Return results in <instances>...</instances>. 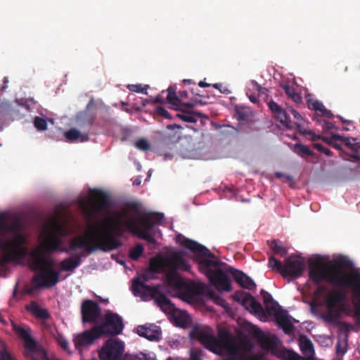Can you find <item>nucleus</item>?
<instances>
[{
    "instance_id": "a878e982",
    "label": "nucleus",
    "mask_w": 360,
    "mask_h": 360,
    "mask_svg": "<svg viewBox=\"0 0 360 360\" xmlns=\"http://www.w3.org/2000/svg\"><path fill=\"white\" fill-rule=\"evenodd\" d=\"M205 285L201 283H191L184 287V295L188 298H195L196 296L203 293Z\"/></svg>"
},
{
    "instance_id": "864d4df0",
    "label": "nucleus",
    "mask_w": 360,
    "mask_h": 360,
    "mask_svg": "<svg viewBox=\"0 0 360 360\" xmlns=\"http://www.w3.org/2000/svg\"><path fill=\"white\" fill-rule=\"evenodd\" d=\"M152 103H154V104L155 103L163 104V103H165L166 101H165V98L162 96L158 95V96H155L154 98V99L153 100Z\"/></svg>"
},
{
    "instance_id": "b1692460",
    "label": "nucleus",
    "mask_w": 360,
    "mask_h": 360,
    "mask_svg": "<svg viewBox=\"0 0 360 360\" xmlns=\"http://www.w3.org/2000/svg\"><path fill=\"white\" fill-rule=\"evenodd\" d=\"M240 303L247 310L250 312L255 314H261L263 312V307L262 304L249 293H244Z\"/></svg>"
},
{
    "instance_id": "338daca9",
    "label": "nucleus",
    "mask_w": 360,
    "mask_h": 360,
    "mask_svg": "<svg viewBox=\"0 0 360 360\" xmlns=\"http://www.w3.org/2000/svg\"><path fill=\"white\" fill-rule=\"evenodd\" d=\"M257 89L259 93H265L266 89L265 88H262L261 86L257 84Z\"/></svg>"
},
{
    "instance_id": "5701e85b",
    "label": "nucleus",
    "mask_w": 360,
    "mask_h": 360,
    "mask_svg": "<svg viewBox=\"0 0 360 360\" xmlns=\"http://www.w3.org/2000/svg\"><path fill=\"white\" fill-rule=\"evenodd\" d=\"M82 250L83 252L81 254L75 255L61 261L59 264L60 269L64 271H72L77 269L82 262V257L88 255L84 250Z\"/></svg>"
},
{
    "instance_id": "7ed1b4c3",
    "label": "nucleus",
    "mask_w": 360,
    "mask_h": 360,
    "mask_svg": "<svg viewBox=\"0 0 360 360\" xmlns=\"http://www.w3.org/2000/svg\"><path fill=\"white\" fill-rule=\"evenodd\" d=\"M176 241L194 253L205 257L199 260V269L216 289L225 292L231 290V281L228 275L230 266L216 259L209 249L195 240L179 234L176 236Z\"/></svg>"
},
{
    "instance_id": "f8f14e48",
    "label": "nucleus",
    "mask_w": 360,
    "mask_h": 360,
    "mask_svg": "<svg viewBox=\"0 0 360 360\" xmlns=\"http://www.w3.org/2000/svg\"><path fill=\"white\" fill-rule=\"evenodd\" d=\"M182 251H174L169 255L164 257H152L149 261L148 269L153 274H158L163 271L165 268L174 266L176 262H181L179 254Z\"/></svg>"
},
{
    "instance_id": "49530a36",
    "label": "nucleus",
    "mask_w": 360,
    "mask_h": 360,
    "mask_svg": "<svg viewBox=\"0 0 360 360\" xmlns=\"http://www.w3.org/2000/svg\"><path fill=\"white\" fill-rule=\"evenodd\" d=\"M147 87L148 86H146L145 87L142 86L141 84H129L127 86V88L129 91L136 93H143L145 94H147Z\"/></svg>"
},
{
    "instance_id": "de8ad7c7",
    "label": "nucleus",
    "mask_w": 360,
    "mask_h": 360,
    "mask_svg": "<svg viewBox=\"0 0 360 360\" xmlns=\"http://www.w3.org/2000/svg\"><path fill=\"white\" fill-rule=\"evenodd\" d=\"M155 112L158 115L161 116L165 119L171 120L172 118L170 113L162 107H157L155 108Z\"/></svg>"
},
{
    "instance_id": "4c0bfd02",
    "label": "nucleus",
    "mask_w": 360,
    "mask_h": 360,
    "mask_svg": "<svg viewBox=\"0 0 360 360\" xmlns=\"http://www.w3.org/2000/svg\"><path fill=\"white\" fill-rule=\"evenodd\" d=\"M268 245L270 249L274 252V254L279 255L281 256H285L287 254V250L284 246L279 244L276 240H268Z\"/></svg>"
},
{
    "instance_id": "a19ab883",
    "label": "nucleus",
    "mask_w": 360,
    "mask_h": 360,
    "mask_svg": "<svg viewBox=\"0 0 360 360\" xmlns=\"http://www.w3.org/2000/svg\"><path fill=\"white\" fill-rule=\"evenodd\" d=\"M122 360H155L153 357L149 355L140 352L138 354H127L122 357Z\"/></svg>"
},
{
    "instance_id": "6ab92c4d",
    "label": "nucleus",
    "mask_w": 360,
    "mask_h": 360,
    "mask_svg": "<svg viewBox=\"0 0 360 360\" xmlns=\"http://www.w3.org/2000/svg\"><path fill=\"white\" fill-rule=\"evenodd\" d=\"M152 274L153 273L148 269L133 280L131 288L135 296L141 297L142 298L148 297V291L141 285H148L146 283L153 278Z\"/></svg>"
},
{
    "instance_id": "7c9ffc66",
    "label": "nucleus",
    "mask_w": 360,
    "mask_h": 360,
    "mask_svg": "<svg viewBox=\"0 0 360 360\" xmlns=\"http://www.w3.org/2000/svg\"><path fill=\"white\" fill-rule=\"evenodd\" d=\"M275 316L278 323L282 327L283 331L286 334H290L292 331L293 325L288 319L287 315L278 311L277 313H275Z\"/></svg>"
},
{
    "instance_id": "8fccbe9b",
    "label": "nucleus",
    "mask_w": 360,
    "mask_h": 360,
    "mask_svg": "<svg viewBox=\"0 0 360 360\" xmlns=\"http://www.w3.org/2000/svg\"><path fill=\"white\" fill-rule=\"evenodd\" d=\"M289 112H290V113L293 115V117L295 120L294 124L299 127L300 125V122L302 120V117L301 115L293 108L289 109Z\"/></svg>"
},
{
    "instance_id": "9b49d317",
    "label": "nucleus",
    "mask_w": 360,
    "mask_h": 360,
    "mask_svg": "<svg viewBox=\"0 0 360 360\" xmlns=\"http://www.w3.org/2000/svg\"><path fill=\"white\" fill-rule=\"evenodd\" d=\"M124 350V343L119 340H108L99 352L101 360H121Z\"/></svg>"
},
{
    "instance_id": "4468645a",
    "label": "nucleus",
    "mask_w": 360,
    "mask_h": 360,
    "mask_svg": "<svg viewBox=\"0 0 360 360\" xmlns=\"http://www.w3.org/2000/svg\"><path fill=\"white\" fill-rule=\"evenodd\" d=\"M81 314L83 323L97 324L101 315V308L92 300H84L81 305Z\"/></svg>"
},
{
    "instance_id": "4d7b16f0",
    "label": "nucleus",
    "mask_w": 360,
    "mask_h": 360,
    "mask_svg": "<svg viewBox=\"0 0 360 360\" xmlns=\"http://www.w3.org/2000/svg\"><path fill=\"white\" fill-rule=\"evenodd\" d=\"M9 353L6 350H0V360H6L8 357Z\"/></svg>"
},
{
    "instance_id": "f704fd0d",
    "label": "nucleus",
    "mask_w": 360,
    "mask_h": 360,
    "mask_svg": "<svg viewBox=\"0 0 360 360\" xmlns=\"http://www.w3.org/2000/svg\"><path fill=\"white\" fill-rule=\"evenodd\" d=\"M165 91H162V94H164ZM167 100L168 103L174 107L175 109L179 108V98L176 94V89L173 86H169L167 90Z\"/></svg>"
},
{
    "instance_id": "c03bdc74",
    "label": "nucleus",
    "mask_w": 360,
    "mask_h": 360,
    "mask_svg": "<svg viewBox=\"0 0 360 360\" xmlns=\"http://www.w3.org/2000/svg\"><path fill=\"white\" fill-rule=\"evenodd\" d=\"M134 146H136V148L143 151H147L150 148V145L149 142L145 139H138L135 142Z\"/></svg>"
},
{
    "instance_id": "aec40b11",
    "label": "nucleus",
    "mask_w": 360,
    "mask_h": 360,
    "mask_svg": "<svg viewBox=\"0 0 360 360\" xmlns=\"http://www.w3.org/2000/svg\"><path fill=\"white\" fill-rule=\"evenodd\" d=\"M268 105L277 120L287 129H292V122L286 110H283L274 101H269Z\"/></svg>"
},
{
    "instance_id": "c756f323",
    "label": "nucleus",
    "mask_w": 360,
    "mask_h": 360,
    "mask_svg": "<svg viewBox=\"0 0 360 360\" xmlns=\"http://www.w3.org/2000/svg\"><path fill=\"white\" fill-rule=\"evenodd\" d=\"M255 336L258 338V340L263 348L271 349L276 347V339L266 337L259 328L255 331Z\"/></svg>"
},
{
    "instance_id": "603ef678",
    "label": "nucleus",
    "mask_w": 360,
    "mask_h": 360,
    "mask_svg": "<svg viewBox=\"0 0 360 360\" xmlns=\"http://www.w3.org/2000/svg\"><path fill=\"white\" fill-rule=\"evenodd\" d=\"M319 113L320 115L326 117L328 118H333L334 116L332 112L326 109L323 105L321 108L320 111L319 112Z\"/></svg>"
},
{
    "instance_id": "680f3d73",
    "label": "nucleus",
    "mask_w": 360,
    "mask_h": 360,
    "mask_svg": "<svg viewBox=\"0 0 360 360\" xmlns=\"http://www.w3.org/2000/svg\"><path fill=\"white\" fill-rule=\"evenodd\" d=\"M249 98L252 103H257L258 102V98L255 96L250 95L249 96Z\"/></svg>"
},
{
    "instance_id": "0e129e2a",
    "label": "nucleus",
    "mask_w": 360,
    "mask_h": 360,
    "mask_svg": "<svg viewBox=\"0 0 360 360\" xmlns=\"http://www.w3.org/2000/svg\"><path fill=\"white\" fill-rule=\"evenodd\" d=\"M349 156L353 159H354L356 161H360V155L356 154H352L349 155Z\"/></svg>"
},
{
    "instance_id": "f03ea898",
    "label": "nucleus",
    "mask_w": 360,
    "mask_h": 360,
    "mask_svg": "<svg viewBox=\"0 0 360 360\" xmlns=\"http://www.w3.org/2000/svg\"><path fill=\"white\" fill-rule=\"evenodd\" d=\"M352 265V262L343 256L329 264L315 262L309 265V277L316 285L325 281L333 286L351 288L360 304V272L347 274L344 269Z\"/></svg>"
},
{
    "instance_id": "774afa93",
    "label": "nucleus",
    "mask_w": 360,
    "mask_h": 360,
    "mask_svg": "<svg viewBox=\"0 0 360 360\" xmlns=\"http://www.w3.org/2000/svg\"><path fill=\"white\" fill-rule=\"evenodd\" d=\"M179 95L181 97H187V92L186 91H180Z\"/></svg>"
},
{
    "instance_id": "e2e57ef3",
    "label": "nucleus",
    "mask_w": 360,
    "mask_h": 360,
    "mask_svg": "<svg viewBox=\"0 0 360 360\" xmlns=\"http://www.w3.org/2000/svg\"><path fill=\"white\" fill-rule=\"evenodd\" d=\"M190 360H201L200 356L197 354L192 353L191 355Z\"/></svg>"
},
{
    "instance_id": "2f4dec72",
    "label": "nucleus",
    "mask_w": 360,
    "mask_h": 360,
    "mask_svg": "<svg viewBox=\"0 0 360 360\" xmlns=\"http://www.w3.org/2000/svg\"><path fill=\"white\" fill-rule=\"evenodd\" d=\"M300 346L302 353L309 359L313 358L314 350L311 341L307 336H302L300 341Z\"/></svg>"
},
{
    "instance_id": "3c124183",
    "label": "nucleus",
    "mask_w": 360,
    "mask_h": 360,
    "mask_svg": "<svg viewBox=\"0 0 360 360\" xmlns=\"http://www.w3.org/2000/svg\"><path fill=\"white\" fill-rule=\"evenodd\" d=\"M211 297L213 298L214 302L217 304L220 305V306L224 307L226 306V302L221 296L216 295L214 293H212L211 294Z\"/></svg>"
},
{
    "instance_id": "69168bd1",
    "label": "nucleus",
    "mask_w": 360,
    "mask_h": 360,
    "mask_svg": "<svg viewBox=\"0 0 360 360\" xmlns=\"http://www.w3.org/2000/svg\"><path fill=\"white\" fill-rule=\"evenodd\" d=\"M199 86L200 87H207V86H210V84H207L203 81H200L198 84Z\"/></svg>"
},
{
    "instance_id": "423d86ee",
    "label": "nucleus",
    "mask_w": 360,
    "mask_h": 360,
    "mask_svg": "<svg viewBox=\"0 0 360 360\" xmlns=\"http://www.w3.org/2000/svg\"><path fill=\"white\" fill-rule=\"evenodd\" d=\"M268 266L278 272L283 278H297L304 271V261L302 257L292 255L285 259L284 264H282L280 260L271 256Z\"/></svg>"
},
{
    "instance_id": "1a4fd4ad",
    "label": "nucleus",
    "mask_w": 360,
    "mask_h": 360,
    "mask_svg": "<svg viewBox=\"0 0 360 360\" xmlns=\"http://www.w3.org/2000/svg\"><path fill=\"white\" fill-rule=\"evenodd\" d=\"M100 327L101 335H117L122 332L124 325L122 318L117 314L108 311L104 316V321L100 325H96Z\"/></svg>"
},
{
    "instance_id": "4be33fe9",
    "label": "nucleus",
    "mask_w": 360,
    "mask_h": 360,
    "mask_svg": "<svg viewBox=\"0 0 360 360\" xmlns=\"http://www.w3.org/2000/svg\"><path fill=\"white\" fill-rule=\"evenodd\" d=\"M137 334L150 341L158 340L160 338L161 332L160 329L153 325L138 326L136 328Z\"/></svg>"
},
{
    "instance_id": "39448f33",
    "label": "nucleus",
    "mask_w": 360,
    "mask_h": 360,
    "mask_svg": "<svg viewBox=\"0 0 360 360\" xmlns=\"http://www.w3.org/2000/svg\"><path fill=\"white\" fill-rule=\"evenodd\" d=\"M0 240L4 246L25 247L27 238L20 219L15 217L11 223H7L6 214H0Z\"/></svg>"
},
{
    "instance_id": "9d476101",
    "label": "nucleus",
    "mask_w": 360,
    "mask_h": 360,
    "mask_svg": "<svg viewBox=\"0 0 360 360\" xmlns=\"http://www.w3.org/2000/svg\"><path fill=\"white\" fill-rule=\"evenodd\" d=\"M179 256L180 257L181 262H176L174 266H169V269L165 274L167 285L171 287H183V281L177 274V271H188L191 268L188 262L184 259V253L181 252Z\"/></svg>"
},
{
    "instance_id": "412c9836",
    "label": "nucleus",
    "mask_w": 360,
    "mask_h": 360,
    "mask_svg": "<svg viewBox=\"0 0 360 360\" xmlns=\"http://www.w3.org/2000/svg\"><path fill=\"white\" fill-rule=\"evenodd\" d=\"M228 271L236 282L243 288L251 290L256 288V284L254 281L242 271L238 270L233 267H229Z\"/></svg>"
},
{
    "instance_id": "37998d69",
    "label": "nucleus",
    "mask_w": 360,
    "mask_h": 360,
    "mask_svg": "<svg viewBox=\"0 0 360 360\" xmlns=\"http://www.w3.org/2000/svg\"><path fill=\"white\" fill-rule=\"evenodd\" d=\"M34 125L39 131H44L47 129L46 120L38 116L34 120Z\"/></svg>"
},
{
    "instance_id": "ea45409f",
    "label": "nucleus",
    "mask_w": 360,
    "mask_h": 360,
    "mask_svg": "<svg viewBox=\"0 0 360 360\" xmlns=\"http://www.w3.org/2000/svg\"><path fill=\"white\" fill-rule=\"evenodd\" d=\"M341 141H342L348 148L354 152H358L360 150V143L357 142V139L355 138L343 136V139H341Z\"/></svg>"
},
{
    "instance_id": "58836bf2",
    "label": "nucleus",
    "mask_w": 360,
    "mask_h": 360,
    "mask_svg": "<svg viewBox=\"0 0 360 360\" xmlns=\"http://www.w3.org/2000/svg\"><path fill=\"white\" fill-rule=\"evenodd\" d=\"M292 150L297 155L303 157L305 155L312 156L314 155V153L307 146L302 144V143H295L293 146Z\"/></svg>"
},
{
    "instance_id": "cd10ccee",
    "label": "nucleus",
    "mask_w": 360,
    "mask_h": 360,
    "mask_svg": "<svg viewBox=\"0 0 360 360\" xmlns=\"http://www.w3.org/2000/svg\"><path fill=\"white\" fill-rule=\"evenodd\" d=\"M261 295H262L264 304L267 311L271 313H277L278 311L281 310V307L273 299L271 294L264 290H261Z\"/></svg>"
},
{
    "instance_id": "c9c22d12",
    "label": "nucleus",
    "mask_w": 360,
    "mask_h": 360,
    "mask_svg": "<svg viewBox=\"0 0 360 360\" xmlns=\"http://www.w3.org/2000/svg\"><path fill=\"white\" fill-rule=\"evenodd\" d=\"M318 139H321L328 145L333 146L335 148H337L338 150H341L340 145L335 143L336 141H341V139H343V136L339 134H333L331 136L330 138H326V137H322L320 136H315L312 138L313 141H316Z\"/></svg>"
},
{
    "instance_id": "bf43d9fd",
    "label": "nucleus",
    "mask_w": 360,
    "mask_h": 360,
    "mask_svg": "<svg viewBox=\"0 0 360 360\" xmlns=\"http://www.w3.org/2000/svg\"><path fill=\"white\" fill-rule=\"evenodd\" d=\"M167 128L169 129H182V127L179 124H168Z\"/></svg>"
},
{
    "instance_id": "2eb2a0df",
    "label": "nucleus",
    "mask_w": 360,
    "mask_h": 360,
    "mask_svg": "<svg viewBox=\"0 0 360 360\" xmlns=\"http://www.w3.org/2000/svg\"><path fill=\"white\" fill-rule=\"evenodd\" d=\"M4 242L0 240V250L5 254L0 257V266H5L7 264L19 260L28 254L26 247H18L15 245L4 246Z\"/></svg>"
},
{
    "instance_id": "473e14b6",
    "label": "nucleus",
    "mask_w": 360,
    "mask_h": 360,
    "mask_svg": "<svg viewBox=\"0 0 360 360\" xmlns=\"http://www.w3.org/2000/svg\"><path fill=\"white\" fill-rule=\"evenodd\" d=\"M346 293L341 290H335L330 294L327 299V304L330 308H333L338 302L345 301L346 300Z\"/></svg>"
},
{
    "instance_id": "09e8293b",
    "label": "nucleus",
    "mask_w": 360,
    "mask_h": 360,
    "mask_svg": "<svg viewBox=\"0 0 360 360\" xmlns=\"http://www.w3.org/2000/svg\"><path fill=\"white\" fill-rule=\"evenodd\" d=\"M314 147L319 151L326 154L328 156H331L333 154L332 151L330 149L326 148L325 146L320 143H314Z\"/></svg>"
},
{
    "instance_id": "393cba45",
    "label": "nucleus",
    "mask_w": 360,
    "mask_h": 360,
    "mask_svg": "<svg viewBox=\"0 0 360 360\" xmlns=\"http://www.w3.org/2000/svg\"><path fill=\"white\" fill-rule=\"evenodd\" d=\"M176 110L182 112V113H177L176 115V117L186 122L195 123L197 122L198 117H205L208 119V116L198 111H188L186 109L180 108H178Z\"/></svg>"
},
{
    "instance_id": "0eeeda50",
    "label": "nucleus",
    "mask_w": 360,
    "mask_h": 360,
    "mask_svg": "<svg viewBox=\"0 0 360 360\" xmlns=\"http://www.w3.org/2000/svg\"><path fill=\"white\" fill-rule=\"evenodd\" d=\"M89 198L91 209L84 208L85 215L89 219L94 218L96 214H98L111 206L109 196L101 189L91 188Z\"/></svg>"
},
{
    "instance_id": "e433bc0d",
    "label": "nucleus",
    "mask_w": 360,
    "mask_h": 360,
    "mask_svg": "<svg viewBox=\"0 0 360 360\" xmlns=\"http://www.w3.org/2000/svg\"><path fill=\"white\" fill-rule=\"evenodd\" d=\"M77 122L80 127L91 128L94 124V117L86 112L81 113L77 117Z\"/></svg>"
},
{
    "instance_id": "79ce46f5",
    "label": "nucleus",
    "mask_w": 360,
    "mask_h": 360,
    "mask_svg": "<svg viewBox=\"0 0 360 360\" xmlns=\"http://www.w3.org/2000/svg\"><path fill=\"white\" fill-rule=\"evenodd\" d=\"M143 247L141 244L136 245L134 248H131L129 252V256L133 260H138L143 252Z\"/></svg>"
},
{
    "instance_id": "ddd939ff",
    "label": "nucleus",
    "mask_w": 360,
    "mask_h": 360,
    "mask_svg": "<svg viewBox=\"0 0 360 360\" xmlns=\"http://www.w3.org/2000/svg\"><path fill=\"white\" fill-rule=\"evenodd\" d=\"M148 291V297H150L155 300V303L160 307V309L165 312H172L175 307L172 303L170 300L160 291L162 288L161 285H157L155 286L150 285H141Z\"/></svg>"
},
{
    "instance_id": "dca6fc26",
    "label": "nucleus",
    "mask_w": 360,
    "mask_h": 360,
    "mask_svg": "<svg viewBox=\"0 0 360 360\" xmlns=\"http://www.w3.org/2000/svg\"><path fill=\"white\" fill-rule=\"evenodd\" d=\"M102 337L100 327L93 326L82 333L76 335L73 342L76 349H80L92 345L94 341Z\"/></svg>"
},
{
    "instance_id": "6e6552de",
    "label": "nucleus",
    "mask_w": 360,
    "mask_h": 360,
    "mask_svg": "<svg viewBox=\"0 0 360 360\" xmlns=\"http://www.w3.org/2000/svg\"><path fill=\"white\" fill-rule=\"evenodd\" d=\"M33 270L39 273L31 279L32 288L27 290L28 293L40 288H51L59 282L60 273L55 269Z\"/></svg>"
},
{
    "instance_id": "c85d7f7f",
    "label": "nucleus",
    "mask_w": 360,
    "mask_h": 360,
    "mask_svg": "<svg viewBox=\"0 0 360 360\" xmlns=\"http://www.w3.org/2000/svg\"><path fill=\"white\" fill-rule=\"evenodd\" d=\"M25 309L37 318L45 320L50 317L48 310L41 308L35 301H32L30 304L26 305Z\"/></svg>"
},
{
    "instance_id": "6e6d98bb",
    "label": "nucleus",
    "mask_w": 360,
    "mask_h": 360,
    "mask_svg": "<svg viewBox=\"0 0 360 360\" xmlns=\"http://www.w3.org/2000/svg\"><path fill=\"white\" fill-rule=\"evenodd\" d=\"M288 359V360H299L300 356L296 353L289 352Z\"/></svg>"
},
{
    "instance_id": "a18cd8bd",
    "label": "nucleus",
    "mask_w": 360,
    "mask_h": 360,
    "mask_svg": "<svg viewBox=\"0 0 360 360\" xmlns=\"http://www.w3.org/2000/svg\"><path fill=\"white\" fill-rule=\"evenodd\" d=\"M308 108L319 112L323 106V103L316 100L307 98Z\"/></svg>"
},
{
    "instance_id": "a211bd4d",
    "label": "nucleus",
    "mask_w": 360,
    "mask_h": 360,
    "mask_svg": "<svg viewBox=\"0 0 360 360\" xmlns=\"http://www.w3.org/2000/svg\"><path fill=\"white\" fill-rule=\"evenodd\" d=\"M13 329L15 333H17L24 340V347L25 349L32 353L41 352V347L38 345L36 340L31 337L29 330L15 323H13Z\"/></svg>"
},
{
    "instance_id": "72a5a7b5",
    "label": "nucleus",
    "mask_w": 360,
    "mask_h": 360,
    "mask_svg": "<svg viewBox=\"0 0 360 360\" xmlns=\"http://www.w3.org/2000/svg\"><path fill=\"white\" fill-rule=\"evenodd\" d=\"M281 88L285 91V93L296 103H302V96L296 92L293 86L288 84H281Z\"/></svg>"
},
{
    "instance_id": "20e7f679",
    "label": "nucleus",
    "mask_w": 360,
    "mask_h": 360,
    "mask_svg": "<svg viewBox=\"0 0 360 360\" xmlns=\"http://www.w3.org/2000/svg\"><path fill=\"white\" fill-rule=\"evenodd\" d=\"M191 336L198 340L205 348L214 354H221L224 350L235 354L236 350L234 336L226 329L219 328L217 337L210 327L193 328Z\"/></svg>"
},
{
    "instance_id": "bb28decb",
    "label": "nucleus",
    "mask_w": 360,
    "mask_h": 360,
    "mask_svg": "<svg viewBox=\"0 0 360 360\" xmlns=\"http://www.w3.org/2000/svg\"><path fill=\"white\" fill-rule=\"evenodd\" d=\"M64 136L68 142H86L89 137L87 133L82 134L78 129L72 128L64 133Z\"/></svg>"
},
{
    "instance_id": "052dcab7",
    "label": "nucleus",
    "mask_w": 360,
    "mask_h": 360,
    "mask_svg": "<svg viewBox=\"0 0 360 360\" xmlns=\"http://www.w3.org/2000/svg\"><path fill=\"white\" fill-rule=\"evenodd\" d=\"M60 345L63 349H66L68 347V342L66 340H62L60 342Z\"/></svg>"
},
{
    "instance_id": "5fc2aeb1",
    "label": "nucleus",
    "mask_w": 360,
    "mask_h": 360,
    "mask_svg": "<svg viewBox=\"0 0 360 360\" xmlns=\"http://www.w3.org/2000/svg\"><path fill=\"white\" fill-rule=\"evenodd\" d=\"M335 128V125L330 122L325 121L323 123V129L330 130Z\"/></svg>"
},
{
    "instance_id": "f257e3e1",
    "label": "nucleus",
    "mask_w": 360,
    "mask_h": 360,
    "mask_svg": "<svg viewBox=\"0 0 360 360\" xmlns=\"http://www.w3.org/2000/svg\"><path fill=\"white\" fill-rule=\"evenodd\" d=\"M127 206L139 216L136 220L129 217V209L110 213L102 223L97 222L86 231L85 236L72 238L68 248L61 247L63 238L69 234L68 228L60 221L53 220L46 231L43 244L39 248L47 252L60 251L68 254L77 250H84L87 254L97 250L106 252L122 246L117 238H122L127 231L151 244H155L156 240L151 232L155 224L162 222L164 214L141 213L136 202H130Z\"/></svg>"
},
{
    "instance_id": "13d9d810",
    "label": "nucleus",
    "mask_w": 360,
    "mask_h": 360,
    "mask_svg": "<svg viewBox=\"0 0 360 360\" xmlns=\"http://www.w3.org/2000/svg\"><path fill=\"white\" fill-rule=\"evenodd\" d=\"M194 103H183L181 105V107L179 106L180 108H192L194 107Z\"/></svg>"
},
{
    "instance_id": "f3484780",
    "label": "nucleus",
    "mask_w": 360,
    "mask_h": 360,
    "mask_svg": "<svg viewBox=\"0 0 360 360\" xmlns=\"http://www.w3.org/2000/svg\"><path fill=\"white\" fill-rule=\"evenodd\" d=\"M42 248H36L30 253L31 266L32 269H54L55 262L50 257L44 255Z\"/></svg>"
}]
</instances>
